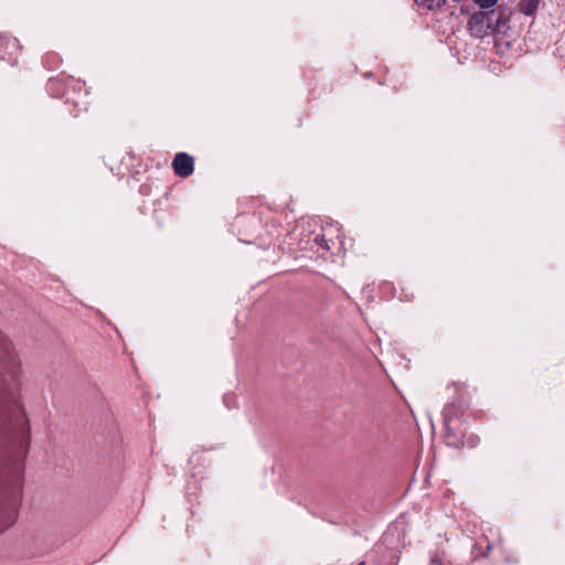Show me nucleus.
Returning <instances> with one entry per match:
<instances>
[{
    "mask_svg": "<svg viewBox=\"0 0 565 565\" xmlns=\"http://www.w3.org/2000/svg\"><path fill=\"white\" fill-rule=\"evenodd\" d=\"M8 371L0 374L3 392L0 396V434L3 456L13 465V482L10 493L0 495V532L17 519V501L20 490L22 462L28 454L30 426L19 397L20 361L7 352Z\"/></svg>",
    "mask_w": 565,
    "mask_h": 565,
    "instance_id": "nucleus-1",
    "label": "nucleus"
},
{
    "mask_svg": "<svg viewBox=\"0 0 565 565\" xmlns=\"http://www.w3.org/2000/svg\"><path fill=\"white\" fill-rule=\"evenodd\" d=\"M20 46L19 42L14 38H10L4 34H0V58L14 64L18 60Z\"/></svg>",
    "mask_w": 565,
    "mask_h": 565,
    "instance_id": "nucleus-2",
    "label": "nucleus"
},
{
    "mask_svg": "<svg viewBox=\"0 0 565 565\" xmlns=\"http://www.w3.org/2000/svg\"><path fill=\"white\" fill-rule=\"evenodd\" d=\"M172 168L178 177L186 178L194 171V159L185 152H179L172 161Z\"/></svg>",
    "mask_w": 565,
    "mask_h": 565,
    "instance_id": "nucleus-3",
    "label": "nucleus"
},
{
    "mask_svg": "<svg viewBox=\"0 0 565 565\" xmlns=\"http://www.w3.org/2000/svg\"><path fill=\"white\" fill-rule=\"evenodd\" d=\"M483 11L475 12L468 20L467 26L473 36L481 38L489 33Z\"/></svg>",
    "mask_w": 565,
    "mask_h": 565,
    "instance_id": "nucleus-4",
    "label": "nucleus"
},
{
    "mask_svg": "<svg viewBox=\"0 0 565 565\" xmlns=\"http://www.w3.org/2000/svg\"><path fill=\"white\" fill-rule=\"evenodd\" d=\"M7 352H10L17 360H19L12 349L11 342L0 332V374L8 371L6 365Z\"/></svg>",
    "mask_w": 565,
    "mask_h": 565,
    "instance_id": "nucleus-5",
    "label": "nucleus"
},
{
    "mask_svg": "<svg viewBox=\"0 0 565 565\" xmlns=\"http://www.w3.org/2000/svg\"><path fill=\"white\" fill-rule=\"evenodd\" d=\"M7 352H10L17 360H19L12 349L11 342L0 332V374L8 371L6 365Z\"/></svg>",
    "mask_w": 565,
    "mask_h": 565,
    "instance_id": "nucleus-6",
    "label": "nucleus"
},
{
    "mask_svg": "<svg viewBox=\"0 0 565 565\" xmlns=\"http://www.w3.org/2000/svg\"><path fill=\"white\" fill-rule=\"evenodd\" d=\"M483 14H486V19H487V26H488V30L489 32H495V31H499L500 28H499V23H500V20H501V14L499 12H497L495 10H489V11H483Z\"/></svg>",
    "mask_w": 565,
    "mask_h": 565,
    "instance_id": "nucleus-7",
    "label": "nucleus"
},
{
    "mask_svg": "<svg viewBox=\"0 0 565 565\" xmlns=\"http://www.w3.org/2000/svg\"><path fill=\"white\" fill-rule=\"evenodd\" d=\"M541 0H520L519 9L525 15H532L536 12Z\"/></svg>",
    "mask_w": 565,
    "mask_h": 565,
    "instance_id": "nucleus-8",
    "label": "nucleus"
},
{
    "mask_svg": "<svg viewBox=\"0 0 565 565\" xmlns=\"http://www.w3.org/2000/svg\"><path fill=\"white\" fill-rule=\"evenodd\" d=\"M446 0H415L416 4L428 10L440 8Z\"/></svg>",
    "mask_w": 565,
    "mask_h": 565,
    "instance_id": "nucleus-9",
    "label": "nucleus"
},
{
    "mask_svg": "<svg viewBox=\"0 0 565 565\" xmlns=\"http://www.w3.org/2000/svg\"><path fill=\"white\" fill-rule=\"evenodd\" d=\"M457 412V408L455 405L450 404V405H447L445 408H444V422H445V426L446 427H450V424H451V420H452V417L455 416Z\"/></svg>",
    "mask_w": 565,
    "mask_h": 565,
    "instance_id": "nucleus-10",
    "label": "nucleus"
},
{
    "mask_svg": "<svg viewBox=\"0 0 565 565\" xmlns=\"http://www.w3.org/2000/svg\"><path fill=\"white\" fill-rule=\"evenodd\" d=\"M315 243L319 245L322 249L330 250L331 246L329 244V241L326 239L324 235L318 234L315 237Z\"/></svg>",
    "mask_w": 565,
    "mask_h": 565,
    "instance_id": "nucleus-11",
    "label": "nucleus"
},
{
    "mask_svg": "<svg viewBox=\"0 0 565 565\" xmlns=\"http://www.w3.org/2000/svg\"><path fill=\"white\" fill-rule=\"evenodd\" d=\"M476 4H478L481 9L488 10L491 9L498 3V0H472Z\"/></svg>",
    "mask_w": 565,
    "mask_h": 565,
    "instance_id": "nucleus-12",
    "label": "nucleus"
},
{
    "mask_svg": "<svg viewBox=\"0 0 565 565\" xmlns=\"http://www.w3.org/2000/svg\"><path fill=\"white\" fill-rule=\"evenodd\" d=\"M51 58L57 60V57L54 54H46L43 60L44 64L47 65L49 67H52L51 63H50Z\"/></svg>",
    "mask_w": 565,
    "mask_h": 565,
    "instance_id": "nucleus-13",
    "label": "nucleus"
},
{
    "mask_svg": "<svg viewBox=\"0 0 565 565\" xmlns=\"http://www.w3.org/2000/svg\"><path fill=\"white\" fill-rule=\"evenodd\" d=\"M429 565H443V562L438 556H433L430 558Z\"/></svg>",
    "mask_w": 565,
    "mask_h": 565,
    "instance_id": "nucleus-14",
    "label": "nucleus"
},
{
    "mask_svg": "<svg viewBox=\"0 0 565 565\" xmlns=\"http://www.w3.org/2000/svg\"><path fill=\"white\" fill-rule=\"evenodd\" d=\"M56 84H57V82H55V81H52V79H51V81L49 82V89H51V88H52V86H54V85H56Z\"/></svg>",
    "mask_w": 565,
    "mask_h": 565,
    "instance_id": "nucleus-15",
    "label": "nucleus"
},
{
    "mask_svg": "<svg viewBox=\"0 0 565 565\" xmlns=\"http://www.w3.org/2000/svg\"><path fill=\"white\" fill-rule=\"evenodd\" d=\"M51 63H54V65H51L52 67H54V66H56L57 61H56V62H54V60H51Z\"/></svg>",
    "mask_w": 565,
    "mask_h": 565,
    "instance_id": "nucleus-16",
    "label": "nucleus"
},
{
    "mask_svg": "<svg viewBox=\"0 0 565 565\" xmlns=\"http://www.w3.org/2000/svg\"><path fill=\"white\" fill-rule=\"evenodd\" d=\"M358 565H365V563H364V562H361V563H360V564H358Z\"/></svg>",
    "mask_w": 565,
    "mask_h": 565,
    "instance_id": "nucleus-17",
    "label": "nucleus"
}]
</instances>
